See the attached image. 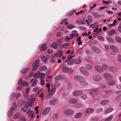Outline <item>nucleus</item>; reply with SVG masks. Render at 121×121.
<instances>
[{
    "instance_id": "1",
    "label": "nucleus",
    "mask_w": 121,
    "mask_h": 121,
    "mask_svg": "<svg viewBox=\"0 0 121 121\" xmlns=\"http://www.w3.org/2000/svg\"><path fill=\"white\" fill-rule=\"evenodd\" d=\"M39 62L40 60H37L33 62L32 65V67H33L32 69V71H35L39 67L38 65Z\"/></svg>"
},
{
    "instance_id": "2",
    "label": "nucleus",
    "mask_w": 121,
    "mask_h": 121,
    "mask_svg": "<svg viewBox=\"0 0 121 121\" xmlns=\"http://www.w3.org/2000/svg\"><path fill=\"white\" fill-rule=\"evenodd\" d=\"M110 48L111 51L110 53L111 55H114L115 53L117 52V49L116 47L114 45H111L110 46Z\"/></svg>"
},
{
    "instance_id": "3",
    "label": "nucleus",
    "mask_w": 121,
    "mask_h": 121,
    "mask_svg": "<svg viewBox=\"0 0 121 121\" xmlns=\"http://www.w3.org/2000/svg\"><path fill=\"white\" fill-rule=\"evenodd\" d=\"M80 69V72L83 75L86 76L89 75V72L86 70L84 67H81Z\"/></svg>"
},
{
    "instance_id": "4",
    "label": "nucleus",
    "mask_w": 121,
    "mask_h": 121,
    "mask_svg": "<svg viewBox=\"0 0 121 121\" xmlns=\"http://www.w3.org/2000/svg\"><path fill=\"white\" fill-rule=\"evenodd\" d=\"M91 49L93 52L95 53L98 54L100 52V51L99 48L95 46L92 47Z\"/></svg>"
},
{
    "instance_id": "5",
    "label": "nucleus",
    "mask_w": 121,
    "mask_h": 121,
    "mask_svg": "<svg viewBox=\"0 0 121 121\" xmlns=\"http://www.w3.org/2000/svg\"><path fill=\"white\" fill-rule=\"evenodd\" d=\"M93 78L94 81H98L102 79V77L99 75L95 74L93 76Z\"/></svg>"
},
{
    "instance_id": "6",
    "label": "nucleus",
    "mask_w": 121,
    "mask_h": 121,
    "mask_svg": "<svg viewBox=\"0 0 121 121\" xmlns=\"http://www.w3.org/2000/svg\"><path fill=\"white\" fill-rule=\"evenodd\" d=\"M99 89L98 88L94 89L91 90L90 91V94L92 95H94L96 94V92L98 91Z\"/></svg>"
},
{
    "instance_id": "7",
    "label": "nucleus",
    "mask_w": 121,
    "mask_h": 121,
    "mask_svg": "<svg viewBox=\"0 0 121 121\" xmlns=\"http://www.w3.org/2000/svg\"><path fill=\"white\" fill-rule=\"evenodd\" d=\"M74 79L77 81L80 82L83 80L84 78L82 76L79 75L75 76L74 77Z\"/></svg>"
},
{
    "instance_id": "8",
    "label": "nucleus",
    "mask_w": 121,
    "mask_h": 121,
    "mask_svg": "<svg viewBox=\"0 0 121 121\" xmlns=\"http://www.w3.org/2000/svg\"><path fill=\"white\" fill-rule=\"evenodd\" d=\"M73 111L72 109H68L64 111V113L66 115H70L73 113Z\"/></svg>"
},
{
    "instance_id": "9",
    "label": "nucleus",
    "mask_w": 121,
    "mask_h": 121,
    "mask_svg": "<svg viewBox=\"0 0 121 121\" xmlns=\"http://www.w3.org/2000/svg\"><path fill=\"white\" fill-rule=\"evenodd\" d=\"M21 95V94L19 93H17V94H16L15 93H13L11 95V98L13 99L14 97H15L16 99H18V97H20Z\"/></svg>"
},
{
    "instance_id": "10",
    "label": "nucleus",
    "mask_w": 121,
    "mask_h": 121,
    "mask_svg": "<svg viewBox=\"0 0 121 121\" xmlns=\"http://www.w3.org/2000/svg\"><path fill=\"white\" fill-rule=\"evenodd\" d=\"M58 102L57 99L56 98H54L49 102V103L51 105H56Z\"/></svg>"
},
{
    "instance_id": "11",
    "label": "nucleus",
    "mask_w": 121,
    "mask_h": 121,
    "mask_svg": "<svg viewBox=\"0 0 121 121\" xmlns=\"http://www.w3.org/2000/svg\"><path fill=\"white\" fill-rule=\"evenodd\" d=\"M82 92V91H81L76 90L73 93V95L74 96H78L81 95Z\"/></svg>"
},
{
    "instance_id": "12",
    "label": "nucleus",
    "mask_w": 121,
    "mask_h": 121,
    "mask_svg": "<svg viewBox=\"0 0 121 121\" xmlns=\"http://www.w3.org/2000/svg\"><path fill=\"white\" fill-rule=\"evenodd\" d=\"M95 70L99 73H101L103 71V69L102 67L100 66H99L95 67Z\"/></svg>"
},
{
    "instance_id": "13",
    "label": "nucleus",
    "mask_w": 121,
    "mask_h": 121,
    "mask_svg": "<svg viewBox=\"0 0 121 121\" xmlns=\"http://www.w3.org/2000/svg\"><path fill=\"white\" fill-rule=\"evenodd\" d=\"M104 77L107 79L109 80L112 78L111 76L108 73H105L103 75Z\"/></svg>"
},
{
    "instance_id": "14",
    "label": "nucleus",
    "mask_w": 121,
    "mask_h": 121,
    "mask_svg": "<svg viewBox=\"0 0 121 121\" xmlns=\"http://www.w3.org/2000/svg\"><path fill=\"white\" fill-rule=\"evenodd\" d=\"M38 82L37 80L35 78H34L31 80L30 81V83L32 84V86H35L36 85L37 83Z\"/></svg>"
},
{
    "instance_id": "15",
    "label": "nucleus",
    "mask_w": 121,
    "mask_h": 121,
    "mask_svg": "<svg viewBox=\"0 0 121 121\" xmlns=\"http://www.w3.org/2000/svg\"><path fill=\"white\" fill-rule=\"evenodd\" d=\"M40 48L41 51H44L47 48L46 43H44L41 45L40 46Z\"/></svg>"
},
{
    "instance_id": "16",
    "label": "nucleus",
    "mask_w": 121,
    "mask_h": 121,
    "mask_svg": "<svg viewBox=\"0 0 121 121\" xmlns=\"http://www.w3.org/2000/svg\"><path fill=\"white\" fill-rule=\"evenodd\" d=\"M107 82L109 85L111 86L115 84V82L113 79H109Z\"/></svg>"
},
{
    "instance_id": "17",
    "label": "nucleus",
    "mask_w": 121,
    "mask_h": 121,
    "mask_svg": "<svg viewBox=\"0 0 121 121\" xmlns=\"http://www.w3.org/2000/svg\"><path fill=\"white\" fill-rule=\"evenodd\" d=\"M78 101V99L75 98H73L70 99L68 101L69 103L70 104H74Z\"/></svg>"
},
{
    "instance_id": "18",
    "label": "nucleus",
    "mask_w": 121,
    "mask_h": 121,
    "mask_svg": "<svg viewBox=\"0 0 121 121\" xmlns=\"http://www.w3.org/2000/svg\"><path fill=\"white\" fill-rule=\"evenodd\" d=\"M82 115V113L80 112L76 113L74 116V118L75 119H78Z\"/></svg>"
},
{
    "instance_id": "19",
    "label": "nucleus",
    "mask_w": 121,
    "mask_h": 121,
    "mask_svg": "<svg viewBox=\"0 0 121 121\" xmlns=\"http://www.w3.org/2000/svg\"><path fill=\"white\" fill-rule=\"evenodd\" d=\"M50 110V108L48 107L45 108L43 111V114L45 115L48 113Z\"/></svg>"
},
{
    "instance_id": "20",
    "label": "nucleus",
    "mask_w": 121,
    "mask_h": 121,
    "mask_svg": "<svg viewBox=\"0 0 121 121\" xmlns=\"http://www.w3.org/2000/svg\"><path fill=\"white\" fill-rule=\"evenodd\" d=\"M115 32V31L113 30H109L108 32L107 35L109 36H111Z\"/></svg>"
},
{
    "instance_id": "21",
    "label": "nucleus",
    "mask_w": 121,
    "mask_h": 121,
    "mask_svg": "<svg viewBox=\"0 0 121 121\" xmlns=\"http://www.w3.org/2000/svg\"><path fill=\"white\" fill-rule=\"evenodd\" d=\"M93 111V109L91 108H88L86 110V112L88 114H90L92 113Z\"/></svg>"
},
{
    "instance_id": "22",
    "label": "nucleus",
    "mask_w": 121,
    "mask_h": 121,
    "mask_svg": "<svg viewBox=\"0 0 121 121\" xmlns=\"http://www.w3.org/2000/svg\"><path fill=\"white\" fill-rule=\"evenodd\" d=\"M57 44L55 42H53L50 45V46L53 48L55 49H56L57 48Z\"/></svg>"
},
{
    "instance_id": "23",
    "label": "nucleus",
    "mask_w": 121,
    "mask_h": 121,
    "mask_svg": "<svg viewBox=\"0 0 121 121\" xmlns=\"http://www.w3.org/2000/svg\"><path fill=\"white\" fill-rule=\"evenodd\" d=\"M114 109L113 108H111L107 109L104 112V114H107L111 112V111L113 110Z\"/></svg>"
},
{
    "instance_id": "24",
    "label": "nucleus",
    "mask_w": 121,
    "mask_h": 121,
    "mask_svg": "<svg viewBox=\"0 0 121 121\" xmlns=\"http://www.w3.org/2000/svg\"><path fill=\"white\" fill-rule=\"evenodd\" d=\"M13 108H14L13 107H11L10 108V110L8 112V115L9 117H10L11 116L13 113Z\"/></svg>"
},
{
    "instance_id": "25",
    "label": "nucleus",
    "mask_w": 121,
    "mask_h": 121,
    "mask_svg": "<svg viewBox=\"0 0 121 121\" xmlns=\"http://www.w3.org/2000/svg\"><path fill=\"white\" fill-rule=\"evenodd\" d=\"M74 59H72L69 60L67 62V64L68 65H72L74 63Z\"/></svg>"
},
{
    "instance_id": "26",
    "label": "nucleus",
    "mask_w": 121,
    "mask_h": 121,
    "mask_svg": "<svg viewBox=\"0 0 121 121\" xmlns=\"http://www.w3.org/2000/svg\"><path fill=\"white\" fill-rule=\"evenodd\" d=\"M109 102V101L107 100H104L100 102V104L102 105H105L108 103Z\"/></svg>"
},
{
    "instance_id": "27",
    "label": "nucleus",
    "mask_w": 121,
    "mask_h": 121,
    "mask_svg": "<svg viewBox=\"0 0 121 121\" xmlns=\"http://www.w3.org/2000/svg\"><path fill=\"white\" fill-rule=\"evenodd\" d=\"M92 14L93 16L96 18H99L100 17V15H99V14L93 12L92 13Z\"/></svg>"
},
{
    "instance_id": "28",
    "label": "nucleus",
    "mask_w": 121,
    "mask_h": 121,
    "mask_svg": "<svg viewBox=\"0 0 121 121\" xmlns=\"http://www.w3.org/2000/svg\"><path fill=\"white\" fill-rule=\"evenodd\" d=\"M115 39L116 41L118 43H121V38L117 36H116Z\"/></svg>"
},
{
    "instance_id": "29",
    "label": "nucleus",
    "mask_w": 121,
    "mask_h": 121,
    "mask_svg": "<svg viewBox=\"0 0 121 121\" xmlns=\"http://www.w3.org/2000/svg\"><path fill=\"white\" fill-rule=\"evenodd\" d=\"M20 115L21 113L20 112H17L14 116V118L15 119H17L20 116Z\"/></svg>"
},
{
    "instance_id": "30",
    "label": "nucleus",
    "mask_w": 121,
    "mask_h": 121,
    "mask_svg": "<svg viewBox=\"0 0 121 121\" xmlns=\"http://www.w3.org/2000/svg\"><path fill=\"white\" fill-rule=\"evenodd\" d=\"M74 63L76 64H80L81 62V60L79 59H77L74 60Z\"/></svg>"
},
{
    "instance_id": "31",
    "label": "nucleus",
    "mask_w": 121,
    "mask_h": 121,
    "mask_svg": "<svg viewBox=\"0 0 121 121\" xmlns=\"http://www.w3.org/2000/svg\"><path fill=\"white\" fill-rule=\"evenodd\" d=\"M70 44L68 43H66L63 44L62 45V47L63 48H65L68 47L70 45Z\"/></svg>"
},
{
    "instance_id": "32",
    "label": "nucleus",
    "mask_w": 121,
    "mask_h": 121,
    "mask_svg": "<svg viewBox=\"0 0 121 121\" xmlns=\"http://www.w3.org/2000/svg\"><path fill=\"white\" fill-rule=\"evenodd\" d=\"M61 76L60 75L56 76L55 77V81H58L61 78Z\"/></svg>"
},
{
    "instance_id": "33",
    "label": "nucleus",
    "mask_w": 121,
    "mask_h": 121,
    "mask_svg": "<svg viewBox=\"0 0 121 121\" xmlns=\"http://www.w3.org/2000/svg\"><path fill=\"white\" fill-rule=\"evenodd\" d=\"M83 80L80 81V83L82 86H86L87 85L88 83L85 81H83Z\"/></svg>"
},
{
    "instance_id": "34",
    "label": "nucleus",
    "mask_w": 121,
    "mask_h": 121,
    "mask_svg": "<svg viewBox=\"0 0 121 121\" xmlns=\"http://www.w3.org/2000/svg\"><path fill=\"white\" fill-rule=\"evenodd\" d=\"M60 85V83L57 81H56V82L54 84V88H55V89L56 88L58 87Z\"/></svg>"
},
{
    "instance_id": "35",
    "label": "nucleus",
    "mask_w": 121,
    "mask_h": 121,
    "mask_svg": "<svg viewBox=\"0 0 121 121\" xmlns=\"http://www.w3.org/2000/svg\"><path fill=\"white\" fill-rule=\"evenodd\" d=\"M99 87L101 89H104L106 88V86L105 84H102L99 85Z\"/></svg>"
},
{
    "instance_id": "36",
    "label": "nucleus",
    "mask_w": 121,
    "mask_h": 121,
    "mask_svg": "<svg viewBox=\"0 0 121 121\" xmlns=\"http://www.w3.org/2000/svg\"><path fill=\"white\" fill-rule=\"evenodd\" d=\"M106 39L108 41H109V42H110L111 43H113L114 42V39H112V38L111 37H106Z\"/></svg>"
},
{
    "instance_id": "37",
    "label": "nucleus",
    "mask_w": 121,
    "mask_h": 121,
    "mask_svg": "<svg viewBox=\"0 0 121 121\" xmlns=\"http://www.w3.org/2000/svg\"><path fill=\"white\" fill-rule=\"evenodd\" d=\"M29 69L25 68L23 69L21 71L22 73L23 74H25L29 70Z\"/></svg>"
},
{
    "instance_id": "38",
    "label": "nucleus",
    "mask_w": 121,
    "mask_h": 121,
    "mask_svg": "<svg viewBox=\"0 0 121 121\" xmlns=\"http://www.w3.org/2000/svg\"><path fill=\"white\" fill-rule=\"evenodd\" d=\"M105 92L107 94H110L112 93L113 91L111 89H108V90H106Z\"/></svg>"
},
{
    "instance_id": "39",
    "label": "nucleus",
    "mask_w": 121,
    "mask_h": 121,
    "mask_svg": "<svg viewBox=\"0 0 121 121\" xmlns=\"http://www.w3.org/2000/svg\"><path fill=\"white\" fill-rule=\"evenodd\" d=\"M56 91V89H55V88H53L50 92L49 93L50 94V95H52L54 94L55 93Z\"/></svg>"
},
{
    "instance_id": "40",
    "label": "nucleus",
    "mask_w": 121,
    "mask_h": 121,
    "mask_svg": "<svg viewBox=\"0 0 121 121\" xmlns=\"http://www.w3.org/2000/svg\"><path fill=\"white\" fill-rule=\"evenodd\" d=\"M68 68L66 67H63L62 69V71L66 73L68 71Z\"/></svg>"
},
{
    "instance_id": "41",
    "label": "nucleus",
    "mask_w": 121,
    "mask_h": 121,
    "mask_svg": "<svg viewBox=\"0 0 121 121\" xmlns=\"http://www.w3.org/2000/svg\"><path fill=\"white\" fill-rule=\"evenodd\" d=\"M62 43V40L61 39H59L57 40L56 44L57 45H59Z\"/></svg>"
},
{
    "instance_id": "42",
    "label": "nucleus",
    "mask_w": 121,
    "mask_h": 121,
    "mask_svg": "<svg viewBox=\"0 0 121 121\" xmlns=\"http://www.w3.org/2000/svg\"><path fill=\"white\" fill-rule=\"evenodd\" d=\"M41 60L44 62H46L47 60V59L46 58L45 56H42L41 57Z\"/></svg>"
},
{
    "instance_id": "43",
    "label": "nucleus",
    "mask_w": 121,
    "mask_h": 121,
    "mask_svg": "<svg viewBox=\"0 0 121 121\" xmlns=\"http://www.w3.org/2000/svg\"><path fill=\"white\" fill-rule=\"evenodd\" d=\"M113 117V115H112L107 117L104 121H110Z\"/></svg>"
},
{
    "instance_id": "44",
    "label": "nucleus",
    "mask_w": 121,
    "mask_h": 121,
    "mask_svg": "<svg viewBox=\"0 0 121 121\" xmlns=\"http://www.w3.org/2000/svg\"><path fill=\"white\" fill-rule=\"evenodd\" d=\"M107 7L106 6H102L99 7L97 9L98 10H102L104 9H106L107 8Z\"/></svg>"
},
{
    "instance_id": "45",
    "label": "nucleus",
    "mask_w": 121,
    "mask_h": 121,
    "mask_svg": "<svg viewBox=\"0 0 121 121\" xmlns=\"http://www.w3.org/2000/svg\"><path fill=\"white\" fill-rule=\"evenodd\" d=\"M40 68L41 70H42L44 71H46L47 69L46 67L44 66H41Z\"/></svg>"
},
{
    "instance_id": "46",
    "label": "nucleus",
    "mask_w": 121,
    "mask_h": 121,
    "mask_svg": "<svg viewBox=\"0 0 121 121\" xmlns=\"http://www.w3.org/2000/svg\"><path fill=\"white\" fill-rule=\"evenodd\" d=\"M76 106V107L77 108H79L82 106V104L79 103H77Z\"/></svg>"
},
{
    "instance_id": "47",
    "label": "nucleus",
    "mask_w": 121,
    "mask_h": 121,
    "mask_svg": "<svg viewBox=\"0 0 121 121\" xmlns=\"http://www.w3.org/2000/svg\"><path fill=\"white\" fill-rule=\"evenodd\" d=\"M22 85L25 86H27L28 85V84L27 82L24 81L22 82Z\"/></svg>"
},
{
    "instance_id": "48",
    "label": "nucleus",
    "mask_w": 121,
    "mask_h": 121,
    "mask_svg": "<svg viewBox=\"0 0 121 121\" xmlns=\"http://www.w3.org/2000/svg\"><path fill=\"white\" fill-rule=\"evenodd\" d=\"M26 106L27 107H30L32 106L33 104L32 103H31L30 102H27L26 104Z\"/></svg>"
},
{
    "instance_id": "49",
    "label": "nucleus",
    "mask_w": 121,
    "mask_h": 121,
    "mask_svg": "<svg viewBox=\"0 0 121 121\" xmlns=\"http://www.w3.org/2000/svg\"><path fill=\"white\" fill-rule=\"evenodd\" d=\"M102 2L103 3L105 4H111L112 2L110 0H109L107 1H103Z\"/></svg>"
},
{
    "instance_id": "50",
    "label": "nucleus",
    "mask_w": 121,
    "mask_h": 121,
    "mask_svg": "<svg viewBox=\"0 0 121 121\" xmlns=\"http://www.w3.org/2000/svg\"><path fill=\"white\" fill-rule=\"evenodd\" d=\"M27 107L26 105H25L22 108V110L23 112H25L27 111Z\"/></svg>"
},
{
    "instance_id": "51",
    "label": "nucleus",
    "mask_w": 121,
    "mask_h": 121,
    "mask_svg": "<svg viewBox=\"0 0 121 121\" xmlns=\"http://www.w3.org/2000/svg\"><path fill=\"white\" fill-rule=\"evenodd\" d=\"M81 97L82 99L84 100L86 99L87 98V96L86 94H83L81 96Z\"/></svg>"
},
{
    "instance_id": "52",
    "label": "nucleus",
    "mask_w": 121,
    "mask_h": 121,
    "mask_svg": "<svg viewBox=\"0 0 121 121\" xmlns=\"http://www.w3.org/2000/svg\"><path fill=\"white\" fill-rule=\"evenodd\" d=\"M103 111V109L102 108H100L96 110V113H99L102 112Z\"/></svg>"
},
{
    "instance_id": "53",
    "label": "nucleus",
    "mask_w": 121,
    "mask_h": 121,
    "mask_svg": "<svg viewBox=\"0 0 121 121\" xmlns=\"http://www.w3.org/2000/svg\"><path fill=\"white\" fill-rule=\"evenodd\" d=\"M30 90V88L29 87H28L26 89V90L25 92L26 93V96L27 97L28 96V95L27 94L29 91Z\"/></svg>"
},
{
    "instance_id": "54",
    "label": "nucleus",
    "mask_w": 121,
    "mask_h": 121,
    "mask_svg": "<svg viewBox=\"0 0 121 121\" xmlns=\"http://www.w3.org/2000/svg\"><path fill=\"white\" fill-rule=\"evenodd\" d=\"M86 68L88 69H91L92 68V67L91 65H86Z\"/></svg>"
},
{
    "instance_id": "55",
    "label": "nucleus",
    "mask_w": 121,
    "mask_h": 121,
    "mask_svg": "<svg viewBox=\"0 0 121 121\" xmlns=\"http://www.w3.org/2000/svg\"><path fill=\"white\" fill-rule=\"evenodd\" d=\"M72 88V85L71 83H68L67 85V88L68 90H70Z\"/></svg>"
},
{
    "instance_id": "56",
    "label": "nucleus",
    "mask_w": 121,
    "mask_h": 121,
    "mask_svg": "<svg viewBox=\"0 0 121 121\" xmlns=\"http://www.w3.org/2000/svg\"><path fill=\"white\" fill-rule=\"evenodd\" d=\"M67 27L68 29H70L74 28V27L73 25L71 24L67 26Z\"/></svg>"
},
{
    "instance_id": "57",
    "label": "nucleus",
    "mask_w": 121,
    "mask_h": 121,
    "mask_svg": "<svg viewBox=\"0 0 121 121\" xmlns=\"http://www.w3.org/2000/svg\"><path fill=\"white\" fill-rule=\"evenodd\" d=\"M79 28L80 29L82 30H85L86 29V27H85L83 26H79Z\"/></svg>"
},
{
    "instance_id": "58",
    "label": "nucleus",
    "mask_w": 121,
    "mask_h": 121,
    "mask_svg": "<svg viewBox=\"0 0 121 121\" xmlns=\"http://www.w3.org/2000/svg\"><path fill=\"white\" fill-rule=\"evenodd\" d=\"M25 101L24 100H22L21 102L19 103V104H20V105H22L24 104V103L25 102Z\"/></svg>"
},
{
    "instance_id": "59",
    "label": "nucleus",
    "mask_w": 121,
    "mask_h": 121,
    "mask_svg": "<svg viewBox=\"0 0 121 121\" xmlns=\"http://www.w3.org/2000/svg\"><path fill=\"white\" fill-rule=\"evenodd\" d=\"M118 60L120 63H121V55H118L117 58Z\"/></svg>"
},
{
    "instance_id": "60",
    "label": "nucleus",
    "mask_w": 121,
    "mask_h": 121,
    "mask_svg": "<svg viewBox=\"0 0 121 121\" xmlns=\"http://www.w3.org/2000/svg\"><path fill=\"white\" fill-rule=\"evenodd\" d=\"M63 54V52L62 51H60L58 54V56L59 57H61Z\"/></svg>"
},
{
    "instance_id": "61",
    "label": "nucleus",
    "mask_w": 121,
    "mask_h": 121,
    "mask_svg": "<svg viewBox=\"0 0 121 121\" xmlns=\"http://www.w3.org/2000/svg\"><path fill=\"white\" fill-rule=\"evenodd\" d=\"M73 72V70L72 69H69L68 68V71H67V72H68V73L70 74L72 73Z\"/></svg>"
},
{
    "instance_id": "62",
    "label": "nucleus",
    "mask_w": 121,
    "mask_h": 121,
    "mask_svg": "<svg viewBox=\"0 0 121 121\" xmlns=\"http://www.w3.org/2000/svg\"><path fill=\"white\" fill-rule=\"evenodd\" d=\"M35 98H32L30 99V102L33 104V102L35 101Z\"/></svg>"
},
{
    "instance_id": "63",
    "label": "nucleus",
    "mask_w": 121,
    "mask_h": 121,
    "mask_svg": "<svg viewBox=\"0 0 121 121\" xmlns=\"http://www.w3.org/2000/svg\"><path fill=\"white\" fill-rule=\"evenodd\" d=\"M82 52V48H79V49H78L77 51V53H81Z\"/></svg>"
},
{
    "instance_id": "64",
    "label": "nucleus",
    "mask_w": 121,
    "mask_h": 121,
    "mask_svg": "<svg viewBox=\"0 0 121 121\" xmlns=\"http://www.w3.org/2000/svg\"><path fill=\"white\" fill-rule=\"evenodd\" d=\"M118 29V30L121 33V23L119 24Z\"/></svg>"
}]
</instances>
